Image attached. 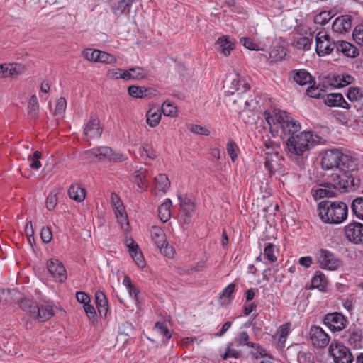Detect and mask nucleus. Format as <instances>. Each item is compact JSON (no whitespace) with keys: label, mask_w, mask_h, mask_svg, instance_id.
I'll return each mask as SVG.
<instances>
[{"label":"nucleus","mask_w":363,"mask_h":363,"mask_svg":"<svg viewBox=\"0 0 363 363\" xmlns=\"http://www.w3.org/2000/svg\"><path fill=\"white\" fill-rule=\"evenodd\" d=\"M264 115L270 132L274 136L278 135L286 140L291 136L302 133L300 123L285 111H281L274 116L267 112H264Z\"/></svg>","instance_id":"f257e3e1"},{"label":"nucleus","mask_w":363,"mask_h":363,"mask_svg":"<svg viewBox=\"0 0 363 363\" xmlns=\"http://www.w3.org/2000/svg\"><path fill=\"white\" fill-rule=\"evenodd\" d=\"M318 215L326 223L340 224L347 217L348 208L342 201H323L318 206Z\"/></svg>","instance_id":"f03ea898"},{"label":"nucleus","mask_w":363,"mask_h":363,"mask_svg":"<svg viewBox=\"0 0 363 363\" xmlns=\"http://www.w3.org/2000/svg\"><path fill=\"white\" fill-rule=\"evenodd\" d=\"M259 99L252 90L248 89L233 94L228 98V103L232 105L235 111L240 113L246 110L257 109L259 107Z\"/></svg>","instance_id":"7ed1b4c3"},{"label":"nucleus","mask_w":363,"mask_h":363,"mask_svg":"<svg viewBox=\"0 0 363 363\" xmlns=\"http://www.w3.org/2000/svg\"><path fill=\"white\" fill-rule=\"evenodd\" d=\"M312 140L313 133L310 131H302L291 136L285 142L287 151L291 155L301 156L313 145Z\"/></svg>","instance_id":"20e7f679"},{"label":"nucleus","mask_w":363,"mask_h":363,"mask_svg":"<svg viewBox=\"0 0 363 363\" xmlns=\"http://www.w3.org/2000/svg\"><path fill=\"white\" fill-rule=\"evenodd\" d=\"M328 353L335 363H352L354 361L350 350L342 343L335 340L329 345Z\"/></svg>","instance_id":"39448f33"},{"label":"nucleus","mask_w":363,"mask_h":363,"mask_svg":"<svg viewBox=\"0 0 363 363\" xmlns=\"http://www.w3.org/2000/svg\"><path fill=\"white\" fill-rule=\"evenodd\" d=\"M150 233L152 240L160 249L161 253L167 257H173L174 250L167 244L163 230L159 227L153 226Z\"/></svg>","instance_id":"423d86ee"},{"label":"nucleus","mask_w":363,"mask_h":363,"mask_svg":"<svg viewBox=\"0 0 363 363\" xmlns=\"http://www.w3.org/2000/svg\"><path fill=\"white\" fill-rule=\"evenodd\" d=\"M333 185L336 189L350 192L354 191L359 186V179L354 178L352 175L342 174L341 175L333 176Z\"/></svg>","instance_id":"0eeeda50"},{"label":"nucleus","mask_w":363,"mask_h":363,"mask_svg":"<svg viewBox=\"0 0 363 363\" xmlns=\"http://www.w3.org/2000/svg\"><path fill=\"white\" fill-rule=\"evenodd\" d=\"M315 51L319 56L330 54L335 47V43L325 31H320L315 36Z\"/></svg>","instance_id":"6e6552de"},{"label":"nucleus","mask_w":363,"mask_h":363,"mask_svg":"<svg viewBox=\"0 0 363 363\" xmlns=\"http://www.w3.org/2000/svg\"><path fill=\"white\" fill-rule=\"evenodd\" d=\"M225 88L228 98L241 91L250 89L248 83L241 79L238 74L230 75L225 82Z\"/></svg>","instance_id":"1a4fd4ad"},{"label":"nucleus","mask_w":363,"mask_h":363,"mask_svg":"<svg viewBox=\"0 0 363 363\" xmlns=\"http://www.w3.org/2000/svg\"><path fill=\"white\" fill-rule=\"evenodd\" d=\"M347 322V318L338 312L328 313L323 319V323L333 333L342 331Z\"/></svg>","instance_id":"9d476101"},{"label":"nucleus","mask_w":363,"mask_h":363,"mask_svg":"<svg viewBox=\"0 0 363 363\" xmlns=\"http://www.w3.org/2000/svg\"><path fill=\"white\" fill-rule=\"evenodd\" d=\"M318 259L320 267L323 269L335 270L340 265V260L327 250H320Z\"/></svg>","instance_id":"9b49d317"},{"label":"nucleus","mask_w":363,"mask_h":363,"mask_svg":"<svg viewBox=\"0 0 363 363\" xmlns=\"http://www.w3.org/2000/svg\"><path fill=\"white\" fill-rule=\"evenodd\" d=\"M310 340L317 348H325L330 342L329 335L319 326H313L310 329Z\"/></svg>","instance_id":"f8f14e48"},{"label":"nucleus","mask_w":363,"mask_h":363,"mask_svg":"<svg viewBox=\"0 0 363 363\" xmlns=\"http://www.w3.org/2000/svg\"><path fill=\"white\" fill-rule=\"evenodd\" d=\"M345 233L348 240L355 244H363V225L354 222L346 225Z\"/></svg>","instance_id":"ddd939ff"},{"label":"nucleus","mask_w":363,"mask_h":363,"mask_svg":"<svg viewBox=\"0 0 363 363\" xmlns=\"http://www.w3.org/2000/svg\"><path fill=\"white\" fill-rule=\"evenodd\" d=\"M47 269L50 274L60 281L67 279V272L62 263L58 259H50L47 262Z\"/></svg>","instance_id":"4468645a"},{"label":"nucleus","mask_w":363,"mask_h":363,"mask_svg":"<svg viewBox=\"0 0 363 363\" xmlns=\"http://www.w3.org/2000/svg\"><path fill=\"white\" fill-rule=\"evenodd\" d=\"M341 152L337 150H328L325 152L322 159V167L325 169H331L333 168L338 169L340 166V159Z\"/></svg>","instance_id":"2eb2a0df"},{"label":"nucleus","mask_w":363,"mask_h":363,"mask_svg":"<svg viewBox=\"0 0 363 363\" xmlns=\"http://www.w3.org/2000/svg\"><path fill=\"white\" fill-rule=\"evenodd\" d=\"M33 317L35 318L40 322H45L50 319L54 315V310L52 306L48 304H42L35 306L32 311Z\"/></svg>","instance_id":"dca6fc26"},{"label":"nucleus","mask_w":363,"mask_h":363,"mask_svg":"<svg viewBox=\"0 0 363 363\" xmlns=\"http://www.w3.org/2000/svg\"><path fill=\"white\" fill-rule=\"evenodd\" d=\"M325 104L330 107H341L349 109V104L345 100L342 94L339 93H332L323 96Z\"/></svg>","instance_id":"f3484780"},{"label":"nucleus","mask_w":363,"mask_h":363,"mask_svg":"<svg viewBox=\"0 0 363 363\" xmlns=\"http://www.w3.org/2000/svg\"><path fill=\"white\" fill-rule=\"evenodd\" d=\"M84 134L90 138H99L102 134V128L97 118H91L85 125Z\"/></svg>","instance_id":"a211bd4d"},{"label":"nucleus","mask_w":363,"mask_h":363,"mask_svg":"<svg viewBox=\"0 0 363 363\" xmlns=\"http://www.w3.org/2000/svg\"><path fill=\"white\" fill-rule=\"evenodd\" d=\"M352 18L350 16H341L337 17L332 25V29L335 33H343L350 30Z\"/></svg>","instance_id":"6ab92c4d"},{"label":"nucleus","mask_w":363,"mask_h":363,"mask_svg":"<svg viewBox=\"0 0 363 363\" xmlns=\"http://www.w3.org/2000/svg\"><path fill=\"white\" fill-rule=\"evenodd\" d=\"M184 218V223H189L194 211V203L186 196H178Z\"/></svg>","instance_id":"aec40b11"},{"label":"nucleus","mask_w":363,"mask_h":363,"mask_svg":"<svg viewBox=\"0 0 363 363\" xmlns=\"http://www.w3.org/2000/svg\"><path fill=\"white\" fill-rule=\"evenodd\" d=\"M267 157L264 162L265 168L268 170L270 175L274 174L279 168V158L277 152L274 153L267 152Z\"/></svg>","instance_id":"412c9836"},{"label":"nucleus","mask_w":363,"mask_h":363,"mask_svg":"<svg viewBox=\"0 0 363 363\" xmlns=\"http://www.w3.org/2000/svg\"><path fill=\"white\" fill-rule=\"evenodd\" d=\"M335 48L337 52L343 53L346 57H355L358 55L356 47L346 41L337 42Z\"/></svg>","instance_id":"4be33fe9"},{"label":"nucleus","mask_w":363,"mask_h":363,"mask_svg":"<svg viewBox=\"0 0 363 363\" xmlns=\"http://www.w3.org/2000/svg\"><path fill=\"white\" fill-rule=\"evenodd\" d=\"M217 50L224 56H228L234 49L235 45L227 35L219 38L216 42Z\"/></svg>","instance_id":"5701e85b"},{"label":"nucleus","mask_w":363,"mask_h":363,"mask_svg":"<svg viewBox=\"0 0 363 363\" xmlns=\"http://www.w3.org/2000/svg\"><path fill=\"white\" fill-rule=\"evenodd\" d=\"M290 77L296 84L301 86L311 83L312 81L311 75L305 69L292 71Z\"/></svg>","instance_id":"b1692460"},{"label":"nucleus","mask_w":363,"mask_h":363,"mask_svg":"<svg viewBox=\"0 0 363 363\" xmlns=\"http://www.w3.org/2000/svg\"><path fill=\"white\" fill-rule=\"evenodd\" d=\"M348 342L354 348L362 347L363 335L362 330L359 328L350 329L347 332Z\"/></svg>","instance_id":"393cba45"},{"label":"nucleus","mask_w":363,"mask_h":363,"mask_svg":"<svg viewBox=\"0 0 363 363\" xmlns=\"http://www.w3.org/2000/svg\"><path fill=\"white\" fill-rule=\"evenodd\" d=\"M354 78L347 74L333 76L330 79V84L335 88L344 87L352 83Z\"/></svg>","instance_id":"a878e982"},{"label":"nucleus","mask_w":363,"mask_h":363,"mask_svg":"<svg viewBox=\"0 0 363 363\" xmlns=\"http://www.w3.org/2000/svg\"><path fill=\"white\" fill-rule=\"evenodd\" d=\"M335 196V189L333 184L323 183L320 184V188L315 190V196L316 199L325 197H333Z\"/></svg>","instance_id":"bb28decb"},{"label":"nucleus","mask_w":363,"mask_h":363,"mask_svg":"<svg viewBox=\"0 0 363 363\" xmlns=\"http://www.w3.org/2000/svg\"><path fill=\"white\" fill-rule=\"evenodd\" d=\"M95 301L99 314L106 317L108 312V301L106 295L100 291H96Z\"/></svg>","instance_id":"cd10ccee"},{"label":"nucleus","mask_w":363,"mask_h":363,"mask_svg":"<svg viewBox=\"0 0 363 363\" xmlns=\"http://www.w3.org/2000/svg\"><path fill=\"white\" fill-rule=\"evenodd\" d=\"M68 194L72 199L77 202H82L85 199L86 190L78 184H73L68 189Z\"/></svg>","instance_id":"c85d7f7f"},{"label":"nucleus","mask_w":363,"mask_h":363,"mask_svg":"<svg viewBox=\"0 0 363 363\" xmlns=\"http://www.w3.org/2000/svg\"><path fill=\"white\" fill-rule=\"evenodd\" d=\"M172 206V201L169 199H167L158 208V214L160 220L165 223L168 221L171 217L170 208Z\"/></svg>","instance_id":"c756f323"},{"label":"nucleus","mask_w":363,"mask_h":363,"mask_svg":"<svg viewBox=\"0 0 363 363\" xmlns=\"http://www.w3.org/2000/svg\"><path fill=\"white\" fill-rule=\"evenodd\" d=\"M161 120V113L159 109L150 108L146 113V122L152 128L156 127Z\"/></svg>","instance_id":"7c9ffc66"},{"label":"nucleus","mask_w":363,"mask_h":363,"mask_svg":"<svg viewBox=\"0 0 363 363\" xmlns=\"http://www.w3.org/2000/svg\"><path fill=\"white\" fill-rule=\"evenodd\" d=\"M128 94L132 97L145 99L150 94V90L143 87L132 85L128 87Z\"/></svg>","instance_id":"2f4dec72"},{"label":"nucleus","mask_w":363,"mask_h":363,"mask_svg":"<svg viewBox=\"0 0 363 363\" xmlns=\"http://www.w3.org/2000/svg\"><path fill=\"white\" fill-rule=\"evenodd\" d=\"M311 286L313 288L319 289L321 291L326 290L327 281L324 275L320 272H316L315 276L311 280Z\"/></svg>","instance_id":"473e14b6"},{"label":"nucleus","mask_w":363,"mask_h":363,"mask_svg":"<svg viewBox=\"0 0 363 363\" xmlns=\"http://www.w3.org/2000/svg\"><path fill=\"white\" fill-rule=\"evenodd\" d=\"M134 177L138 189L140 191H145L147 186L145 172L142 169L137 170L134 173Z\"/></svg>","instance_id":"72a5a7b5"},{"label":"nucleus","mask_w":363,"mask_h":363,"mask_svg":"<svg viewBox=\"0 0 363 363\" xmlns=\"http://www.w3.org/2000/svg\"><path fill=\"white\" fill-rule=\"evenodd\" d=\"M340 159V166H338V169L340 170L345 171V169L353 170L354 168V164L353 159L347 155L341 152V157Z\"/></svg>","instance_id":"f704fd0d"},{"label":"nucleus","mask_w":363,"mask_h":363,"mask_svg":"<svg viewBox=\"0 0 363 363\" xmlns=\"http://www.w3.org/2000/svg\"><path fill=\"white\" fill-rule=\"evenodd\" d=\"M353 213L363 220V197H357L353 200L351 204Z\"/></svg>","instance_id":"c9c22d12"},{"label":"nucleus","mask_w":363,"mask_h":363,"mask_svg":"<svg viewBox=\"0 0 363 363\" xmlns=\"http://www.w3.org/2000/svg\"><path fill=\"white\" fill-rule=\"evenodd\" d=\"M157 188L163 192H165L169 187L170 182L167 176L164 174H160L155 178Z\"/></svg>","instance_id":"e433bc0d"},{"label":"nucleus","mask_w":363,"mask_h":363,"mask_svg":"<svg viewBox=\"0 0 363 363\" xmlns=\"http://www.w3.org/2000/svg\"><path fill=\"white\" fill-rule=\"evenodd\" d=\"M17 295L20 293L16 289H0V302L11 303L12 298Z\"/></svg>","instance_id":"4c0bfd02"},{"label":"nucleus","mask_w":363,"mask_h":363,"mask_svg":"<svg viewBox=\"0 0 363 363\" xmlns=\"http://www.w3.org/2000/svg\"><path fill=\"white\" fill-rule=\"evenodd\" d=\"M5 65L6 72H7L8 77L16 76L22 73L25 69V66L21 64L14 63Z\"/></svg>","instance_id":"58836bf2"},{"label":"nucleus","mask_w":363,"mask_h":363,"mask_svg":"<svg viewBox=\"0 0 363 363\" xmlns=\"http://www.w3.org/2000/svg\"><path fill=\"white\" fill-rule=\"evenodd\" d=\"M347 99L351 101H357L363 99V91L357 86L350 87L347 93Z\"/></svg>","instance_id":"ea45409f"},{"label":"nucleus","mask_w":363,"mask_h":363,"mask_svg":"<svg viewBox=\"0 0 363 363\" xmlns=\"http://www.w3.org/2000/svg\"><path fill=\"white\" fill-rule=\"evenodd\" d=\"M130 71H131V75H133V80H142L149 75L147 70L141 67H131Z\"/></svg>","instance_id":"a19ab883"},{"label":"nucleus","mask_w":363,"mask_h":363,"mask_svg":"<svg viewBox=\"0 0 363 363\" xmlns=\"http://www.w3.org/2000/svg\"><path fill=\"white\" fill-rule=\"evenodd\" d=\"M112 155V149L109 147H96V160H110V157Z\"/></svg>","instance_id":"79ce46f5"},{"label":"nucleus","mask_w":363,"mask_h":363,"mask_svg":"<svg viewBox=\"0 0 363 363\" xmlns=\"http://www.w3.org/2000/svg\"><path fill=\"white\" fill-rule=\"evenodd\" d=\"M162 113L164 116L174 117L177 116V107L168 101H164L161 107Z\"/></svg>","instance_id":"37998d69"},{"label":"nucleus","mask_w":363,"mask_h":363,"mask_svg":"<svg viewBox=\"0 0 363 363\" xmlns=\"http://www.w3.org/2000/svg\"><path fill=\"white\" fill-rule=\"evenodd\" d=\"M333 18L330 11H322L314 18V22L317 24L325 25Z\"/></svg>","instance_id":"c03bdc74"},{"label":"nucleus","mask_w":363,"mask_h":363,"mask_svg":"<svg viewBox=\"0 0 363 363\" xmlns=\"http://www.w3.org/2000/svg\"><path fill=\"white\" fill-rule=\"evenodd\" d=\"M133 0H121L118 3L116 12L128 14L130 12Z\"/></svg>","instance_id":"a18cd8bd"},{"label":"nucleus","mask_w":363,"mask_h":363,"mask_svg":"<svg viewBox=\"0 0 363 363\" xmlns=\"http://www.w3.org/2000/svg\"><path fill=\"white\" fill-rule=\"evenodd\" d=\"M275 245L272 243L267 244L264 249V256L272 262L277 261V256L274 255Z\"/></svg>","instance_id":"49530a36"},{"label":"nucleus","mask_w":363,"mask_h":363,"mask_svg":"<svg viewBox=\"0 0 363 363\" xmlns=\"http://www.w3.org/2000/svg\"><path fill=\"white\" fill-rule=\"evenodd\" d=\"M130 255L139 267L143 268L145 267L144 259L142 252L139 250V248L132 250Z\"/></svg>","instance_id":"de8ad7c7"},{"label":"nucleus","mask_w":363,"mask_h":363,"mask_svg":"<svg viewBox=\"0 0 363 363\" xmlns=\"http://www.w3.org/2000/svg\"><path fill=\"white\" fill-rule=\"evenodd\" d=\"M352 37L358 45L363 46V24L358 25L355 27Z\"/></svg>","instance_id":"09e8293b"},{"label":"nucleus","mask_w":363,"mask_h":363,"mask_svg":"<svg viewBox=\"0 0 363 363\" xmlns=\"http://www.w3.org/2000/svg\"><path fill=\"white\" fill-rule=\"evenodd\" d=\"M100 50L86 49L84 51V55L86 60L92 62H99Z\"/></svg>","instance_id":"8fccbe9b"},{"label":"nucleus","mask_w":363,"mask_h":363,"mask_svg":"<svg viewBox=\"0 0 363 363\" xmlns=\"http://www.w3.org/2000/svg\"><path fill=\"white\" fill-rule=\"evenodd\" d=\"M155 328L159 333L162 335L167 340L171 338L172 335L171 333H169V330L167 328L166 323L163 322H157L155 325Z\"/></svg>","instance_id":"3c124183"},{"label":"nucleus","mask_w":363,"mask_h":363,"mask_svg":"<svg viewBox=\"0 0 363 363\" xmlns=\"http://www.w3.org/2000/svg\"><path fill=\"white\" fill-rule=\"evenodd\" d=\"M313 42V38L302 37L299 38L296 42V46L299 49H303L308 50L311 48V45Z\"/></svg>","instance_id":"603ef678"},{"label":"nucleus","mask_w":363,"mask_h":363,"mask_svg":"<svg viewBox=\"0 0 363 363\" xmlns=\"http://www.w3.org/2000/svg\"><path fill=\"white\" fill-rule=\"evenodd\" d=\"M289 331V324L281 325L277 333V340L280 342H284Z\"/></svg>","instance_id":"864d4df0"},{"label":"nucleus","mask_w":363,"mask_h":363,"mask_svg":"<svg viewBox=\"0 0 363 363\" xmlns=\"http://www.w3.org/2000/svg\"><path fill=\"white\" fill-rule=\"evenodd\" d=\"M249 335L247 332L243 331L240 334L239 338L236 339V342H238V346L241 345H247V347L254 348L255 347V344L248 342Z\"/></svg>","instance_id":"5fc2aeb1"},{"label":"nucleus","mask_w":363,"mask_h":363,"mask_svg":"<svg viewBox=\"0 0 363 363\" xmlns=\"http://www.w3.org/2000/svg\"><path fill=\"white\" fill-rule=\"evenodd\" d=\"M189 129L191 132L195 134L198 135H202L207 136L210 134V131L206 128L196 125V124H191L189 126Z\"/></svg>","instance_id":"6e6d98bb"},{"label":"nucleus","mask_w":363,"mask_h":363,"mask_svg":"<svg viewBox=\"0 0 363 363\" xmlns=\"http://www.w3.org/2000/svg\"><path fill=\"white\" fill-rule=\"evenodd\" d=\"M39 108V104L38 102L37 97L35 94L32 95L28 104V109L29 114L35 115L37 113V111Z\"/></svg>","instance_id":"4d7b16f0"},{"label":"nucleus","mask_w":363,"mask_h":363,"mask_svg":"<svg viewBox=\"0 0 363 363\" xmlns=\"http://www.w3.org/2000/svg\"><path fill=\"white\" fill-rule=\"evenodd\" d=\"M226 149H227L228 154L229 155V156L231 158V160L233 162H235L238 157L237 153H236L238 146H237L236 143L233 140L229 141L227 143Z\"/></svg>","instance_id":"13d9d810"},{"label":"nucleus","mask_w":363,"mask_h":363,"mask_svg":"<svg viewBox=\"0 0 363 363\" xmlns=\"http://www.w3.org/2000/svg\"><path fill=\"white\" fill-rule=\"evenodd\" d=\"M20 307L25 311L26 312H28L30 314L31 316H33L32 311H33V307H35L36 305H35L32 301L27 300V299H21V301L19 303Z\"/></svg>","instance_id":"bf43d9fd"},{"label":"nucleus","mask_w":363,"mask_h":363,"mask_svg":"<svg viewBox=\"0 0 363 363\" xmlns=\"http://www.w3.org/2000/svg\"><path fill=\"white\" fill-rule=\"evenodd\" d=\"M240 43L250 50H259L257 45L250 38H240Z\"/></svg>","instance_id":"052dcab7"},{"label":"nucleus","mask_w":363,"mask_h":363,"mask_svg":"<svg viewBox=\"0 0 363 363\" xmlns=\"http://www.w3.org/2000/svg\"><path fill=\"white\" fill-rule=\"evenodd\" d=\"M116 62V57L107 52L100 51L99 62L111 64Z\"/></svg>","instance_id":"680f3d73"},{"label":"nucleus","mask_w":363,"mask_h":363,"mask_svg":"<svg viewBox=\"0 0 363 363\" xmlns=\"http://www.w3.org/2000/svg\"><path fill=\"white\" fill-rule=\"evenodd\" d=\"M67 101L65 98L60 97V99H58L55 106V114H62L65 111Z\"/></svg>","instance_id":"e2e57ef3"},{"label":"nucleus","mask_w":363,"mask_h":363,"mask_svg":"<svg viewBox=\"0 0 363 363\" xmlns=\"http://www.w3.org/2000/svg\"><path fill=\"white\" fill-rule=\"evenodd\" d=\"M83 307L89 319L91 321L94 322L96 317V313L94 307L92 305H91L90 303L86 305H84Z\"/></svg>","instance_id":"0e129e2a"},{"label":"nucleus","mask_w":363,"mask_h":363,"mask_svg":"<svg viewBox=\"0 0 363 363\" xmlns=\"http://www.w3.org/2000/svg\"><path fill=\"white\" fill-rule=\"evenodd\" d=\"M40 238L43 242L49 243L52 238L51 230L48 227H43L40 232Z\"/></svg>","instance_id":"69168bd1"},{"label":"nucleus","mask_w":363,"mask_h":363,"mask_svg":"<svg viewBox=\"0 0 363 363\" xmlns=\"http://www.w3.org/2000/svg\"><path fill=\"white\" fill-rule=\"evenodd\" d=\"M133 330V326L131 323H125L121 325V326L119 328V333L121 335H125L126 336L130 335Z\"/></svg>","instance_id":"338daca9"},{"label":"nucleus","mask_w":363,"mask_h":363,"mask_svg":"<svg viewBox=\"0 0 363 363\" xmlns=\"http://www.w3.org/2000/svg\"><path fill=\"white\" fill-rule=\"evenodd\" d=\"M57 203V197L55 194H50L46 199V208L49 211L54 209Z\"/></svg>","instance_id":"774afa93"}]
</instances>
